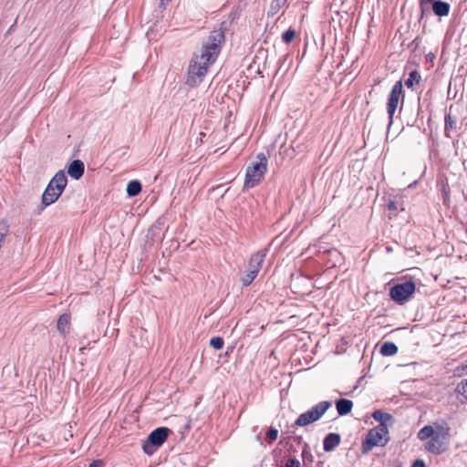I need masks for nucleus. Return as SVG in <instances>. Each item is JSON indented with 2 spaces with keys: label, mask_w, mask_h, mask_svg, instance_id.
Masks as SVG:
<instances>
[{
  "label": "nucleus",
  "mask_w": 467,
  "mask_h": 467,
  "mask_svg": "<svg viewBox=\"0 0 467 467\" xmlns=\"http://www.w3.org/2000/svg\"><path fill=\"white\" fill-rule=\"evenodd\" d=\"M267 252V249H264L251 255L245 273L240 279L244 286H248L256 278L265 262Z\"/></svg>",
  "instance_id": "nucleus-5"
},
{
  "label": "nucleus",
  "mask_w": 467,
  "mask_h": 467,
  "mask_svg": "<svg viewBox=\"0 0 467 467\" xmlns=\"http://www.w3.org/2000/svg\"><path fill=\"white\" fill-rule=\"evenodd\" d=\"M293 464H294V467H300V462L297 460L294 459Z\"/></svg>",
  "instance_id": "nucleus-35"
},
{
  "label": "nucleus",
  "mask_w": 467,
  "mask_h": 467,
  "mask_svg": "<svg viewBox=\"0 0 467 467\" xmlns=\"http://www.w3.org/2000/svg\"><path fill=\"white\" fill-rule=\"evenodd\" d=\"M330 406L331 403L329 401H321L314 406L311 410L302 413L295 423L298 426H306L312 422H315L325 414Z\"/></svg>",
  "instance_id": "nucleus-8"
},
{
  "label": "nucleus",
  "mask_w": 467,
  "mask_h": 467,
  "mask_svg": "<svg viewBox=\"0 0 467 467\" xmlns=\"http://www.w3.org/2000/svg\"><path fill=\"white\" fill-rule=\"evenodd\" d=\"M84 171L85 165L80 160L73 161L67 168L68 175L75 180H79L83 176Z\"/></svg>",
  "instance_id": "nucleus-11"
},
{
  "label": "nucleus",
  "mask_w": 467,
  "mask_h": 467,
  "mask_svg": "<svg viewBox=\"0 0 467 467\" xmlns=\"http://www.w3.org/2000/svg\"><path fill=\"white\" fill-rule=\"evenodd\" d=\"M437 0H419L420 2V10H421V14L422 16L426 13V12H429V7L428 5L430 4H433L434 2H436Z\"/></svg>",
  "instance_id": "nucleus-27"
},
{
  "label": "nucleus",
  "mask_w": 467,
  "mask_h": 467,
  "mask_svg": "<svg viewBox=\"0 0 467 467\" xmlns=\"http://www.w3.org/2000/svg\"><path fill=\"white\" fill-rule=\"evenodd\" d=\"M414 292L415 283L412 281H405L392 286L389 291V296L395 302L403 303L407 301Z\"/></svg>",
  "instance_id": "nucleus-9"
},
{
  "label": "nucleus",
  "mask_w": 467,
  "mask_h": 467,
  "mask_svg": "<svg viewBox=\"0 0 467 467\" xmlns=\"http://www.w3.org/2000/svg\"><path fill=\"white\" fill-rule=\"evenodd\" d=\"M389 431L384 425L371 429L362 442L363 451H368L375 446H384L389 441Z\"/></svg>",
  "instance_id": "nucleus-7"
},
{
  "label": "nucleus",
  "mask_w": 467,
  "mask_h": 467,
  "mask_svg": "<svg viewBox=\"0 0 467 467\" xmlns=\"http://www.w3.org/2000/svg\"><path fill=\"white\" fill-rule=\"evenodd\" d=\"M266 437L269 440V441H275L278 437V430L274 427H271L266 432Z\"/></svg>",
  "instance_id": "nucleus-29"
},
{
  "label": "nucleus",
  "mask_w": 467,
  "mask_h": 467,
  "mask_svg": "<svg viewBox=\"0 0 467 467\" xmlns=\"http://www.w3.org/2000/svg\"><path fill=\"white\" fill-rule=\"evenodd\" d=\"M380 352L384 356H393L397 354L398 348L392 342H386L381 346Z\"/></svg>",
  "instance_id": "nucleus-20"
},
{
  "label": "nucleus",
  "mask_w": 467,
  "mask_h": 467,
  "mask_svg": "<svg viewBox=\"0 0 467 467\" xmlns=\"http://www.w3.org/2000/svg\"><path fill=\"white\" fill-rule=\"evenodd\" d=\"M287 3V0H273L270 6V11L274 15Z\"/></svg>",
  "instance_id": "nucleus-24"
},
{
  "label": "nucleus",
  "mask_w": 467,
  "mask_h": 467,
  "mask_svg": "<svg viewBox=\"0 0 467 467\" xmlns=\"http://www.w3.org/2000/svg\"><path fill=\"white\" fill-rule=\"evenodd\" d=\"M340 442V435L337 433L327 434L323 441V447L326 451L334 450Z\"/></svg>",
  "instance_id": "nucleus-12"
},
{
  "label": "nucleus",
  "mask_w": 467,
  "mask_h": 467,
  "mask_svg": "<svg viewBox=\"0 0 467 467\" xmlns=\"http://www.w3.org/2000/svg\"><path fill=\"white\" fill-rule=\"evenodd\" d=\"M352 407H353V402L350 400L340 399L336 401V408H337V413L340 416H344V415L350 413Z\"/></svg>",
  "instance_id": "nucleus-15"
},
{
  "label": "nucleus",
  "mask_w": 467,
  "mask_h": 467,
  "mask_svg": "<svg viewBox=\"0 0 467 467\" xmlns=\"http://www.w3.org/2000/svg\"><path fill=\"white\" fill-rule=\"evenodd\" d=\"M101 465H103V462L101 460H93L88 463V467H100Z\"/></svg>",
  "instance_id": "nucleus-31"
},
{
  "label": "nucleus",
  "mask_w": 467,
  "mask_h": 467,
  "mask_svg": "<svg viewBox=\"0 0 467 467\" xmlns=\"http://www.w3.org/2000/svg\"><path fill=\"white\" fill-rule=\"evenodd\" d=\"M286 236L283 237L282 235L276 236L271 243L272 245L275 247H279L281 251L285 252L290 246V244L286 240Z\"/></svg>",
  "instance_id": "nucleus-19"
},
{
  "label": "nucleus",
  "mask_w": 467,
  "mask_h": 467,
  "mask_svg": "<svg viewBox=\"0 0 467 467\" xmlns=\"http://www.w3.org/2000/svg\"><path fill=\"white\" fill-rule=\"evenodd\" d=\"M402 93V82L397 81L389 93L388 104H387V111L389 118V122H392L393 115L398 108L399 101Z\"/></svg>",
  "instance_id": "nucleus-10"
},
{
  "label": "nucleus",
  "mask_w": 467,
  "mask_h": 467,
  "mask_svg": "<svg viewBox=\"0 0 467 467\" xmlns=\"http://www.w3.org/2000/svg\"><path fill=\"white\" fill-rule=\"evenodd\" d=\"M8 233H9L8 225L5 222H0V248L2 247Z\"/></svg>",
  "instance_id": "nucleus-23"
},
{
  "label": "nucleus",
  "mask_w": 467,
  "mask_h": 467,
  "mask_svg": "<svg viewBox=\"0 0 467 467\" xmlns=\"http://www.w3.org/2000/svg\"><path fill=\"white\" fill-rule=\"evenodd\" d=\"M70 316L63 314L58 317L57 328L62 336H66L69 332Z\"/></svg>",
  "instance_id": "nucleus-13"
},
{
  "label": "nucleus",
  "mask_w": 467,
  "mask_h": 467,
  "mask_svg": "<svg viewBox=\"0 0 467 467\" xmlns=\"http://www.w3.org/2000/svg\"><path fill=\"white\" fill-rule=\"evenodd\" d=\"M171 433H172L171 430L167 427L153 430L142 443L143 451L148 455L153 454L166 441Z\"/></svg>",
  "instance_id": "nucleus-6"
},
{
  "label": "nucleus",
  "mask_w": 467,
  "mask_h": 467,
  "mask_svg": "<svg viewBox=\"0 0 467 467\" xmlns=\"http://www.w3.org/2000/svg\"><path fill=\"white\" fill-rule=\"evenodd\" d=\"M223 344H224L223 338L221 337H213L210 340V346L217 350L223 348Z\"/></svg>",
  "instance_id": "nucleus-26"
},
{
  "label": "nucleus",
  "mask_w": 467,
  "mask_h": 467,
  "mask_svg": "<svg viewBox=\"0 0 467 467\" xmlns=\"http://www.w3.org/2000/svg\"><path fill=\"white\" fill-rule=\"evenodd\" d=\"M372 417L379 422V425H384L387 429L389 425H391L393 422V417L390 414L382 412L380 410H375L372 414Z\"/></svg>",
  "instance_id": "nucleus-14"
},
{
  "label": "nucleus",
  "mask_w": 467,
  "mask_h": 467,
  "mask_svg": "<svg viewBox=\"0 0 467 467\" xmlns=\"http://www.w3.org/2000/svg\"><path fill=\"white\" fill-rule=\"evenodd\" d=\"M280 398L282 407H285V405L289 406L290 401L288 400V389H282L280 391Z\"/></svg>",
  "instance_id": "nucleus-28"
},
{
  "label": "nucleus",
  "mask_w": 467,
  "mask_h": 467,
  "mask_svg": "<svg viewBox=\"0 0 467 467\" xmlns=\"http://www.w3.org/2000/svg\"><path fill=\"white\" fill-rule=\"evenodd\" d=\"M224 39V32L222 29L210 33L202 43L201 54L194 56L188 67L186 84L189 87H197L203 81L208 67L216 61Z\"/></svg>",
  "instance_id": "nucleus-1"
},
{
  "label": "nucleus",
  "mask_w": 467,
  "mask_h": 467,
  "mask_svg": "<svg viewBox=\"0 0 467 467\" xmlns=\"http://www.w3.org/2000/svg\"><path fill=\"white\" fill-rule=\"evenodd\" d=\"M388 208L389 211H397L398 205L394 201H389V202L388 203Z\"/></svg>",
  "instance_id": "nucleus-32"
},
{
  "label": "nucleus",
  "mask_w": 467,
  "mask_h": 467,
  "mask_svg": "<svg viewBox=\"0 0 467 467\" xmlns=\"http://www.w3.org/2000/svg\"><path fill=\"white\" fill-rule=\"evenodd\" d=\"M268 160L265 153L260 152L256 155L246 169L244 187L253 188L256 186L264 178L267 171Z\"/></svg>",
  "instance_id": "nucleus-4"
},
{
  "label": "nucleus",
  "mask_w": 467,
  "mask_h": 467,
  "mask_svg": "<svg viewBox=\"0 0 467 467\" xmlns=\"http://www.w3.org/2000/svg\"><path fill=\"white\" fill-rule=\"evenodd\" d=\"M141 192V183L137 181H130L126 189L127 195L129 197H135Z\"/></svg>",
  "instance_id": "nucleus-17"
},
{
  "label": "nucleus",
  "mask_w": 467,
  "mask_h": 467,
  "mask_svg": "<svg viewBox=\"0 0 467 467\" xmlns=\"http://www.w3.org/2000/svg\"><path fill=\"white\" fill-rule=\"evenodd\" d=\"M67 183V178L65 171H58L50 180L42 194V205L49 206L56 202L61 196Z\"/></svg>",
  "instance_id": "nucleus-3"
},
{
  "label": "nucleus",
  "mask_w": 467,
  "mask_h": 467,
  "mask_svg": "<svg viewBox=\"0 0 467 467\" xmlns=\"http://www.w3.org/2000/svg\"><path fill=\"white\" fill-rule=\"evenodd\" d=\"M411 467H425V463L422 460L418 459L412 463Z\"/></svg>",
  "instance_id": "nucleus-33"
},
{
  "label": "nucleus",
  "mask_w": 467,
  "mask_h": 467,
  "mask_svg": "<svg viewBox=\"0 0 467 467\" xmlns=\"http://www.w3.org/2000/svg\"><path fill=\"white\" fill-rule=\"evenodd\" d=\"M283 41L286 44H289L292 42V26H289L282 36Z\"/></svg>",
  "instance_id": "nucleus-30"
},
{
  "label": "nucleus",
  "mask_w": 467,
  "mask_h": 467,
  "mask_svg": "<svg viewBox=\"0 0 467 467\" xmlns=\"http://www.w3.org/2000/svg\"><path fill=\"white\" fill-rule=\"evenodd\" d=\"M432 11L438 16H448L450 12V5L447 2L437 0L432 4Z\"/></svg>",
  "instance_id": "nucleus-16"
},
{
  "label": "nucleus",
  "mask_w": 467,
  "mask_h": 467,
  "mask_svg": "<svg viewBox=\"0 0 467 467\" xmlns=\"http://www.w3.org/2000/svg\"><path fill=\"white\" fill-rule=\"evenodd\" d=\"M418 438L425 441L424 447L428 451L440 454L449 446L450 428L440 423L427 425L419 431Z\"/></svg>",
  "instance_id": "nucleus-2"
},
{
  "label": "nucleus",
  "mask_w": 467,
  "mask_h": 467,
  "mask_svg": "<svg viewBox=\"0 0 467 467\" xmlns=\"http://www.w3.org/2000/svg\"><path fill=\"white\" fill-rule=\"evenodd\" d=\"M456 127H457V119L455 118L451 117V114H447L445 116V127H444L445 136L450 138L451 136L449 134V131L455 130Z\"/></svg>",
  "instance_id": "nucleus-18"
},
{
  "label": "nucleus",
  "mask_w": 467,
  "mask_h": 467,
  "mask_svg": "<svg viewBox=\"0 0 467 467\" xmlns=\"http://www.w3.org/2000/svg\"><path fill=\"white\" fill-rule=\"evenodd\" d=\"M292 149V140L290 142H284L279 149V154L284 158H288V160H292V156L290 154V150Z\"/></svg>",
  "instance_id": "nucleus-22"
},
{
  "label": "nucleus",
  "mask_w": 467,
  "mask_h": 467,
  "mask_svg": "<svg viewBox=\"0 0 467 467\" xmlns=\"http://www.w3.org/2000/svg\"><path fill=\"white\" fill-rule=\"evenodd\" d=\"M284 467H292V457L291 456L286 458Z\"/></svg>",
  "instance_id": "nucleus-34"
},
{
  "label": "nucleus",
  "mask_w": 467,
  "mask_h": 467,
  "mask_svg": "<svg viewBox=\"0 0 467 467\" xmlns=\"http://www.w3.org/2000/svg\"><path fill=\"white\" fill-rule=\"evenodd\" d=\"M456 391L467 400V379L457 385Z\"/></svg>",
  "instance_id": "nucleus-25"
},
{
  "label": "nucleus",
  "mask_w": 467,
  "mask_h": 467,
  "mask_svg": "<svg viewBox=\"0 0 467 467\" xmlns=\"http://www.w3.org/2000/svg\"><path fill=\"white\" fill-rule=\"evenodd\" d=\"M420 78V75L416 70H413L410 73L409 78L405 82V85L409 88H413L414 83H419Z\"/></svg>",
  "instance_id": "nucleus-21"
}]
</instances>
